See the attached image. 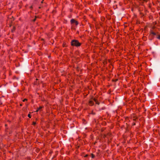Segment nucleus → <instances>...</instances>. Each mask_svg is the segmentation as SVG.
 Here are the masks:
<instances>
[{"label":"nucleus","instance_id":"nucleus-11","mask_svg":"<svg viewBox=\"0 0 160 160\" xmlns=\"http://www.w3.org/2000/svg\"><path fill=\"white\" fill-rule=\"evenodd\" d=\"M28 116L30 118H31V116L29 114L28 115Z\"/></svg>","mask_w":160,"mask_h":160},{"label":"nucleus","instance_id":"nucleus-3","mask_svg":"<svg viewBox=\"0 0 160 160\" xmlns=\"http://www.w3.org/2000/svg\"><path fill=\"white\" fill-rule=\"evenodd\" d=\"M93 104V102L92 101H90L89 103V104L90 106L92 105Z\"/></svg>","mask_w":160,"mask_h":160},{"label":"nucleus","instance_id":"nucleus-10","mask_svg":"<svg viewBox=\"0 0 160 160\" xmlns=\"http://www.w3.org/2000/svg\"><path fill=\"white\" fill-rule=\"evenodd\" d=\"M27 99H25L24 100H23V101L25 102V101H27Z\"/></svg>","mask_w":160,"mask_h":160},{"label":"nucleus","instance_id":"nucleus-4","mask_svg":"<svg viewBox=\"0 0 160 160\" xmlns=\"http://www.w3.org/2000/svg\"><path fill=\"white\" fill-rule=\"evenodd\" d=\"M93 100L95 101V102L96 103V104H99V103L98 102V101L96 99L94 98L93 99Z\"/></svg>","mask_w":160,"mask_h":160},{"label":"nucleus","instance_id":"nucleus-2","mask_svg":"<svg viewBox=\"0 0 160 160\" xmlns=\"http://www.w3.org/2000/svg\"><path fill=\"white\" fill-rule=\"evenodd\" d=\"M43 107L40 106L38 108L37 110L36 111V112H38L39 111H41V109Z\"/></svg>","mask_w":160,"mask_h":160},{"label":"nucleus","instance_id":"nucleus-13","mask_svg":"<svg viewBox=\"0 0 160 160\" xmlns=\"http://www.w3.org/2000/svg\"><path fill=\"white\" fill-rule=\"evenodd\" d=\"M35 20H36V18H35V19H34L33 20V21L34 22V21H35Z\"/></svg>","mask_w":160,"mask_h":160},{"label":"nucleus","instance_id":"nucleus-7","mask_svg":"<svg viewBox=\"0 0 160 160\" xmlns=\"http://www.w3.org/2000/svg\"><path fill=\"white\" fill-rule=\"evenodd\" d=\"M91 156H92V158H93L94 157V155L93 154H92Z\"/></svg>","mask_w":160,"mask_h":160},{"label":"nucleus","instance_id":"nucleus-8","mask_svg":"<svg viewBox=\"0 0 160 160\" xmlns=\"http://www.w3.org/2000/svg\"><path fill=\"white\" fill-rule=\"evenodd\" d=\"M157 38L158 39H160V36L159 35L158 36Z\"/></svg>","mask_w":160,"mask_h":160},{"label":"nucleus","instance_id":"nucleus-9","mask_svg":"<svg viewBox=\"0 0 160 160\" xmlns=\"http://www.w3.org/2000/svg\"><path fill=\"white\" fill-rule=\"evenodd\" d=\"M152 34H153L154 35H156V33L154 32H152Z\"/></svg>","mask_w":160,"mask_h":160},{"label":"nucleus","instance_id":"nucleus-12","mask_svg":"<svg viewBox=\"0 0 160 160\" xmlns=\"http://www.w3.org/2000/svg\"><path fill=\"white\" fill-rule=\"evenodd\" d=\"M36 122H33V125H35V124H36Z\"/></svg>","mask_w":160,"mask_h":160},{"label":"nucleus","instance_id":"nucleus-5","mask_svg":"<svg viewBox=\"0 0 160 160\" xmlns=\"http://www.w3.org/2000/svg\"><path fill=\"white\" fill-rule=\"evenodd\" d=\"M75 21H76L74 19H72L71 20V23H75Z\"/></svg>","mask_w":160,"mask_h":160},{"label":"nucleus","instance_id":"nucleus-6","mask_svg":"<svg viewBox=\"0 0 160 160\" xmlns=\"http://www.w3.org/2000/svg\"><path fill=\"white\" fill-rule=\"evenodd\" d=\"M75 23L76 25H77L78 24V23L77 21H76L75 22Z\"/></svg>","mask_w":160,"mask_h":160},{"label":"nucleus","instance_id":"nucleus-1","mask_svg":"<svg viewBox=\"0 0 160 160\" xmlns=\"http://www.w3.org/2000/svg\"><path fill=\"white\" fill-rule=\"evenodd\" d=\"M71 45L72 46L78 47L80 46L81 44L78 41L76 40H73L71 42Z\"/></svg>","mask_w":160,"mask_h":160}]
</instances>
